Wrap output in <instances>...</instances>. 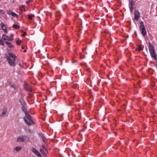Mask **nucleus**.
Wrapping results in <instances>:
<instances>
[{
  "label": "nucleus",
  "mask_w": 157,
  "mask_h": 157,
  "mask_svg": "<svg viewBox=\"0 0 157 157\" xmlns=\"http://www.w3.org/2000/svg\"><path fill=\"white\" fill-rule=\"evenodd\" d=\"M25 116L24 119L25 123L28 125H30L33 124V122L32 119V117L28 113L27 110L24 112Z\"/></svg>",
  "instance_id": "f257e3e1"
},
{
  "label": "nucleus",
  "mask_w": 157,
  "mask_h": 157,
  "mask_svg": "<svg viewBox=\"0 0 157 157\" xmlns=\"http://www.w3.org/2000/svg\"><path fill=\"white\" fill-rule=\"evenodd\" d=\"M149 45L150 48L149 51L151 57L157 59V55L155 53V50L154 46L150 42L149 43Z\"/></svg>",
  "instance_id": "f03ea898"
},
{
  "label": "nucleus",
  "mask_w": 157,
  "mask_h": 157,
  "mask_svg": "<svg viewBox=\"0 0 157 157\" xmlns=\"http://www.w3.org/2000/svg\"><path fill=\"white\" fill-rule=\"evenodd\" d=\"M19 101L21 105V110L23 112L26 111L27 105L23 97H20L19 98Z\"/></svg>",
  "instance_id": "7ed1b4c3"
},
{
  "label": "nucleus",
  "mask_w": 157,
  "mask_h": 157,
  "mask_svg": "<svg viewBox=\"0 0 157 157\" xmlns=\"http://www.w3.org/2000/svg\"><path fill=\"white\" fill-rule=\"evenodd\" d=\"M140 23V29L141 31V34L144 36H145L146 35V31L144 22L142 21H141Z\"/></svg>",
  "instance_id": "20e7f679"
},
{
  "label": "nucleus",
  "mask_w": 157,
  "mask_h": 157,
  "mask_svg": "<svg viewBox=\"0 0 157 157\" xmlns=\"http://www.w3.org/2000/svg\"><path fill=\"white\" fill-rule=\"evenodd\" d=\"M5 58L8 62L10 65L11 66L14 67L16 65L15 61L16 58H11L8 56H6Z\"/></svg>",
  "instance_id": "39448f33"
},
{
  "label": "nucleus",
  "mask_w": 157,
  "mask_h": 157,
  "mask_svg": "<svg viewBox=\"0 0 157 157\" xmlns=\"http://www.w3.org/2000/svg\"><path fill=\"white\" fill-rule=\"evenodd\" d=\"M24 87L25 90L27 91L31 92L32 91V89L31 85L25 82H24Z\"/></svg>",
  "instance_id": "423d86ee"
},
{
  "label": "nucleus",
  "mask_w": 157,
  "mask_h": 157,
  "mask_svg": "<svg viewBox=\"0 0 157 157\" xmlns=\"http://www.w3.org/2000/svg\"><path fill=\"white\" fill-rule=\"evenodd\" d=\"M32 151L35 155L39 157H41V155L40 154L39 152L34 147H32Z\"/></svg>",
  "instance_id": "0eeeda50"
},
{
  "label": "nucleus",
  "mask_w": 157,
  "mask_h": 157,
  "mask_svg": "<svg viewBox=\"0 0 157 157\" xmlns=\"http://www.w3.org/2000/svg\"><path fill=\"white\" fill-rule=\"evenodd\" d=\"M7 13L9 15H11L13 17L17 18L18 16L17 14L12 11L11 10H7Z\"/></svg>",
  "instance_id": "6e6552de"
},
{
  "label": "nucleus",
  "mask_w": 157,
  "mask_h": 157,
  "mask_svg": "<svg viewBox=\"0 0 157 157\" xmlns=\"http://www.w3.org/2000/svg\"><path fill=\"white\" fill-rule=\"evenodd\" d=\"M133 0H129V8L130 12L132 13L133 11L134 4Z\"/></svg>",
  "instance_id": "1a4fd4ad"
},
{
  "label": "nucleus",
  "mask_w": 157,
  "mask_h": 157,
  "mask_svg": "<svg viewBox=\"0 0 157 157\" xmlns=\"http://www.w3.org/2000/svg\"><path fill=\"white\" fill-rule=\"evenodd\" d=\"M134 14H135V19L136 20V21H138L139 19V18L140 17V14L139 12V11L137 10H136L134 12Z\"/></svg>",
  "instance_id": "9d476101"
},
{
  "label": "nucleus",
  "mask_w": 157,
  "mask_h": 157,
  "mask_svg": "<svg viewBox=\"0 0 157 157\" xmlns=\"http://www.w3.org/2000/svg\"><path fill=\"white\" fill-rule=\"evenodd\" d=\"M2 38L3 40H6V38H7V40L9 41H11L13 40V38H10L9 36H7L6 34H3L2 36Z\"/></svg>",
  "instance_id": "9b49d317"
},
{
  "label": "nucleus",
  "mask_w": 157,
  "mask_h": 157,
  "mask_svg": "<svg viewBox=\"0 0 157 157\" xmlns=\"http://www.w3.org/2000/svg\"><path fill=\"white\" fill-rule=\"evenodd\" d=\"M0 25L1 26V29L2 30L4 31V32L6 33H7L8 32L7 29V28L6 26H5V25L3 23H1L0 24Z\"/></svg>",
  "instance_id": "f8f14e48"
},
{
  "label": "nucleus",
  "mask_w": 157,
  "mask_h": 157,
  "mask_svg": "<svg viewBox=\"0 0 157 157\" xmlns=\"http://www.w3.org/2000/svg\"><path fill=\"white\" fill-rule=\"evenodd\" d=\"M38 135L39 138L41 139L44 142H45L46 138L42 133L40 132Z\"/></svg>",
  "instance_id": "ddd939ff"
},
{
  "label": "nucleus",
  "mask_w": 157,
  "mask_h": 157,
  "mask_svg": "<svg viewBox=\"0 0 157 157\" xmlns=\"http://www.w3.org/2000/svg\"><path fill=\"white\" fill-rule=\"evenodd\" d=\"M8 53L9 55V57H10L11 58H16V56L15 55L13 54L11 51H8Z\"/></svg>",
  "instance_id": "4468645a"
},
{
  "label": "nucleus",
  "mask_w": 157,
  "mask_h": 157,
  "mask_svg": "<svg viewBox=\"0 0 157 157\" xmlns=\"http://www.w3.org/2000/svg\"><path fill=\"white\" fill-rule=\"evenodd\" d=\"M24 141V139L23 137H19L17 139V141L19 142H23Z\"/></svg>",
  "instance_id": "2eb2a0df"
},
{
  "label": "nucleus",
  "mask_w": 157,
  "mask_h": 157,
  "mask_svg": "<svg viewBox=\"0 0 157 157\" xmlns=\"http://www.w3.org/2000/svg\"><path fill=\"white\" fill-rule=\"evenodd\" d=\"M40 151L42 153L43 155L45 157H46L47 156L46 154V151H45V150H43L42 149H40Z\"/></svg>",
  "instance_id": "dca6fc26"
},
{
  "label": "nucleus",
  "mask_w": 157,
  "mask_h": 157,
  "mask_svg": "<svg viewBox=\"0 0 157 157\" xmlns=\"http://www.w3.org/2000/svg\"><path fill=\"white\" fill-rule=\"evenodd\" d=\"M5 43L8 45L9 48H14V46L13 45H12L11 43L8 41H6Z\"/></svg>",
  "instance_id": "f3484780"
},
{
  "label": "nucleus",
  "mask_w": 157,
  "mask_h": 157,
  "mask_svg": "<svg viewBox=\"0 0 157 157\" xmlns=\"http://www.w3.org/2000/svg\"><path fill=\"white\" fill-rule=\"evenodd\" d=\"M27 16L29 20H32L33 17H35V15L34 14H28Z\"/></svg>",
  "instance_id": "a211bd4d"
},
{
  "label": "nucleus",
  "mask_w": 157,
  "mask_h": 157,
  "mask_svg": "<svg viewBox=\"0 0 157 157\" xmlns=\"http://www.w3.org/2000/svg\"><path fill=\"white\" fill-rule=\"evenodd\" d=\"M12 26L13 28L16 29H18L20 28V26L16 24H14Z\"/></svg>",
  "instance_id": "6ab92c4d"
},
{
  "label": "nucleus",
  "mask_w": 157,
  "mask_h": 157,
  "mask_svg": "<svg viewBox=\"0 0 157 157\" xmlns=\"http://www.w3.org/2000/svg\"><path fill=\"white\" fill-rule=\"evenodd\" d=\"M21 149V147L19 146L16 147L15 148L14 150L17 151H20Z\"/></svg>",
  "instance_id": "aec40b11"
},
{
  "label": "nucleus",
  "mask_w": 157,
  "mask_h": 157,
  "mask_svg": "<svg viewBox=\"0 0 157 157\" xmlns=\"http://www.w3.org/2000/svg\"><path fill=\"white\" fill-rule=\"evenodd\" d=\"M6 113V109H4L3 110V112L1 115V116L2 117L4 116Z\"/></svg>",
  "instance_id": "412c9836"
},
{
  "label": "nucleus",
  "mask_w": 157,
  "mask_h": 157,
  "mask_svg": "<svg viewBox=\"0 0 157 157\" xmlns=\"http://www.w3.org/2000/svg\"><path fill=\"white\" fill-rule=\"evenodd\" d=\"M0 45L3 46H5L4 42L3 40H2V39H0Z\"/></svg>",
  "instance_id": "4be33fe9"
},
{
  "label": "nucleus",
  "mask_w": 157,
  "mask_h": 157,
  "mask_svg": "<svg viewBox=\"0 0 157 157\" xmlns=\"http://www.w3.org/2000/svg\"><path fill=\"white\" fill-rule=\"evenodd\" d=\"M21 42V41L19 40V38L18 39V40L16 41V44L17 45H20Z\"/></svg>",
  "instance_id": "5701e85b"
},
{
  "label": "nucleus",
  "mask_w": 157,
  "mask_h": 157,
  "mask_svg": "<svg viewBox=\"0 0 157 157\" xmlns=\"http://www.w3.org/2000/svg\"><path fill=\"white\" fill-rule=\"evenodd\" d=\"M139 51H140L143 50L142 47L141 45H139L137 49Z\"/></svg>",
  "instance_id": "b1692460"
},
{
  "label": "nucleus",
  "mask_w": 157,
  "mask_h": 157,
  "mask_svg": "<svg viewBox=\"0 0 157 157\" xmlns=\"http://www.w3.org/2000/svg\"><path fill=\"white\" fill-rule=\"evenodd\" d=\"M42 148L43 149V150H45L46 151L47 153H48V151L47 149L45 148V146L44 145H42Z\"/></svg>",
  "instance_id": "393cba45"
},
{
  "label": "nucleus",
  "mask_w": 157,
  "mask_h": 157,
  "mask_svg": "<svg viewBox=\"0 0 157 157\" xmlns=\"http://www.w3.org/2000/svg\"><path fill=\"white\" fill-rule=\"evenodd\" d=\"M11 87L15 89H17V87L15 86L13 84H11Z\"/></svg>",
  "instance_id": "a878e982"
},
{
  "label": "nucleus",
  "mask_w": 157,
  "mask_h": 157,
  "mask_svg": "<svg viewBox=\"0 0 157 157\" xmlns=\"http://www.w3.org/2000/svg\"><path fill=\"white\" fill-rule=\"evenodd\" d=\"M0 13L3 15H4L5 14V13L4 11L0 9Z\"/></svg>",
  "instance_id": "bb28decb"
},
{
  "label": "nucleus",
  "mask_w": 157,
  "mask_h": 157,
  "mask_svg": "<svg viewBox=\"0 0 157 157\" xmlns=\"http://www.w3.org/2000/svg\"><path fill=\"white\" fill-rule=\"evenodd\" d=\"M26 35H27V34H26V33L24 32V33L22 35V36L23 37H24Z\"/></svg>",
  "instance_id": "cd10ccee"
},
{
  "label": "nucleus",
  "mask_w": 157,
  "mask_h": 157,
  "mask_svg": "<svg viewBox=\"0 0 157 157\" xmlns=\"http://www.w3.org/2000/svg\"><path fill=\"white\" fill-rule=\"evenodd\" d=\"M13 34H11L10 36V37L12 38H13Z\"/></svg>",
  "instance_id": "c85d7f7f"
},
{
  "label": "nucleus",
  "mask_w": 157,
  "mask_h": 157,
  "mask_svg": "<svg viewBox=\"0 0 157 157\" xmlns=\"http://www.w3.org/2000/svg\"><path fill=\"white\" fill-rule=\"evenodd\" d=\"M26 52V50H24V51H23V52Z\"/></svg>",
  "instance_id": "c756f323"
},
{
  "label": "nucleus",
  "mask_w": 157,
  "mask_h": 157,
  "mask_svg": "<svg viewBox=\"0 0 157 157\" xmlns=\"http://www.w3.org/2000/svg\"><path fill=\"white\" fill-rule=\"evenodd\" d=\"M21 48H22V49H24V47H22Z\"/></svg>",
  "instance_id": "7c9ffc66"
},
{
  "label": "nucleus",
  "mask_w": 157,
  "mask_h": 157,
  "mask_svg": "<svg viewBox=\"0 0 157 157\" xmlns=\"http://www.w3.org/2000/svg\"><path fill=\"white\" fill-rule=\"evenodd\" d=\"M29 132H30V129H29Z\"/></svg>",
  "instance_id": "2f4dec72"
},
{
  "label": "nucleus",
  "mask_w": 157,
  "mask_h": 157,
  "mask_svg": "<svg viewBox=\"0 0 157 157\" xmlns=\"http://www.w3.org/2000/svg\"><path fill=\"white\" fill-rule=\"evenodd\" d=\"M135 24H136V22H135Z\"/></svg>",
  "instance_id": "473e14b6"
}]
</instances>
